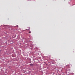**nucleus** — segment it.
Here are the masks:
<instances>
[{"instance_id":"f03ea898","label":"nucleus","mask_w":75,"mask_h":75,"mask_svg":"<svg viewBox=\"0 0 75 75\" xmlns=\"http://www.w3.org/2000/svg\"><path fill=\"white\" fill-rule=\"evenodd\" d=\"M29 33H31V32H29Z\"/></svg>"},{"instance_id":"f257e3e1","label":"nucleus","mask_w":75,"mask_h":75,"mask_svg":"<svg viewBox=\"0 0 75 75\" xmlns=\"http://www.w3.org/2000/svg\"><path fill=\"white\" fill-rule=\"evenodd\" d=\"M30 65L31 67H33V66H34V64H30Z\"/></svg>"}]
</instances>
